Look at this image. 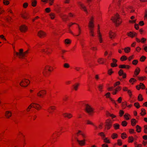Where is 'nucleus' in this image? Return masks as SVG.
Segmentation results:
<instances>
[{
    "mask_svg": "<svg viewBox=\"0 0 147 147\" xmlns=\"http://www.w3.org/2000/svg\"><path fill=\"white\" fill-rule=\"evenodd\" d=\"M33 108H35L37 110H40L41 109V107L39 104L32 103Z\"/></svg>",
    "mask_w": 147,
    "mask_h": 147,
    "instance_id": "obj_21",
    "label": "nucleus"
},
{
    "mask_svg": "<svg viewBox=\"0 0 147 147\" xmlns=\"http://www.w3.org/2000/svg\"><path fill=\"white\" fill-rule=\"evenodd\" d=\"M137 80L136 79L134 78H131L129 81V82L130 83H132V84H133L134 82H136Z\"/></svg>",
    "mask_w": 147,
    "mask_h": 147,
    "instance_id": "obj_45",
    "label": "nucleus"
},
{
    "mask_svg": "<svg viewBox=\"0 0 147 147\" xmlns=\"http://www.w3.org/2000/svg\"><path fill=\"white\" fill-rule=\"evenodd\" d=\"M86 123L87 125H91L93 126H94V124L90 121L87 120L86 121Z\"/></svg>",
    "mask_w": 147,
    "mask_h": 147,
    "instance_id": "obj_59",
    "label": "nucleus"
},
{
    "mask_svg": "<svg viewBox=\"0 0 147 147\" xmlns=\"http://www.w3.org/2000/svg\"><path fill=\"white\" fill-rule=\"evenodd\" d=\"M44 45V44L42 43H39L37 44L36 45V46L37 48H40L41 47H43Z\"/></svg>",
    "mask_w": 147,
    "mask_h": 147,
    "instance_id": "obj_62",
    "label": "nucleus"
},
{
    "mask_svg": "<svg viewBox=\"0 0 147 147\" xmlns=\"http://www.w3.org/2000/svg\"><path fill=\"white\" fill-rule=\"evenodd\" d=\"M56 109V107L55 106H50L47 109V111L48 112L50 113H53V112Z\"/></svg>",
    "mask_w": 147,
    "mask_h": 147,
    "instance_id": "obj_12",
    "label": "nucleus"
},
{
    "mask_svg": "<svg viewBox=\"0 0 147 147\" xmlns=\"http://www.w3.org/2000/svg\"><path fill=\"white\" fill-rule=\"evenodd\" d=\"M118 136V134L116 133H114L112 134L111 137L113 139H114L115 138H117Z\"/></svg>",
    "mask_w": 147,
    "mask_h": 147,
    "instance_id": "obj_35",
    "label": "nucleus"
},
{
    "mask_svg": "<svg viewBox=\"0 0 147 147\" xmlns=\"http://www.w3.org/2000/svg\"><path fill=\"white\" fill-rule=\"evenodd\" d=\"M123 70L122 69H120L118 72V74L119 76H121L124 73Z\"/></svg>",
    "mask_w": 147,
    "mask_h": 147,
    "instance_id": "obj_57",
    "label": "nucleus"
},
{
    "mask_svg": "<svg viewBox=\"0 0 147 147\" xmlns=\"http://www.w3.org/2000/svg\"><path fill=\"white\" fill-rule=\"evenodd\" d=\"M121 137L122 139H124L127 138L126 134L125 133H123L121 134Z\"/></svg>",
    "mask_w": 147,
    "mask_h": 147,
    "instance_id": "obj_52",
    "label": "nucleus"
},
{
    "mask_svg": "<svg viewBox=\"0 0 147 147\" xmlns=\"http://www.w3.org/2000/svg\"><path fill=\"white\" fill-rule=\"evenodd\" d=\"M7 79L6 77H3L2 75H0V83H4Z\"/></svg>",
    "mask_w": 147,
    "mask_h": 147,
    "instance_id": "obj_25",
    "label": "nucleus"
},
{
    "mask_svg": "<svg viewBox=\"0 0 147 147\" xmlns=\"http://www.w3.org/2000/svg\"><path fill=\"white\" fill-rule=\"evenodd\" d=\"M134 140V138L132 136H129L128 137V142L129 143H132Z\"/></svg>",
    "mask_w": 147,
    "mask_h": 147,
    "instance_id": "obj_36",
    "label": "nucleus"
},
{
    "mask_svg": "<svg viewBox=\"0 0 147 147\" xmlns=\"http://www.w3.org/2000/svg\"><path fill=\"white\" fill-rule=\"evenodd\" d=\"M114 73V71H113L112 69H110L108 71V74L109 75H111Z\"/></svg>",
    "mask_w": 147,
    "mask_h": 147,
    "instance_id": "obj_53",
    "label": "nucleus"
},
{
    "mask_svg": "<svg viewBox=\"0 0 147 147\" xmlns=\"http://www.w3.org/2000/svg\"><path fill=\"white\" fill-rule=\"evenodd\" d=\"M29 50H27L23 52V50L22 49H19V52L14 51V54L16 55L17 57L20 59H24L26 57L29 53Z\"/></svg>",
    "mask_w": 147,
    "mask_h": 147,
    "instance_id": "obj_1",
    "label": "nucleus"
},
{
    "mask_svg": "<svg viewBox=\"0 0 147 147\" xmlns=\"http://www.w3.org/2000/svg\"><path fill=\"white\" fill-rule=\"evenodd\" d=\"M31 2V5L32 7H35L36 6L37 3L36 0H32Z\"/></svg>",
    "mask_w": 147,
    "mask_h": 147,
    "instance_id": "obj_31",
    "label": "nucleus"
},
{
    "mask_svg": "<svg viewBox=\"0 0 147 147\" xmlns=\"http://www.w3.org/2000/svg\"><path fill=\"white\" fill-rule=\"evenodd\" d=\"M131 125L133 126H135L137 123V121L135 119H132L131 120Z\"/></svg>",
    "mask_w": 147,
    "mask_h": 147,
    "instance_id": "obj_29",
    "label": "nucleus"
},
{
    "mask_svg": "<svg viewBox=\"0 0 147 147\" xmlns=\"http://www.w3.org/2000/svg\"><path fill=\"white\" fill-rule=\"evenodd\" d=\"M111 20L118 25H119L122 22V20L120 18L119 15L117 13L112 17Z\"/></svg>",
    "mask_w": 147,
    "mask_h": 147,
    "instance_id": "obj_4",
    "label": "nucleus"
},
{
    "mask_svg": "<svg viewBox=\"0 0 147 147\" xmlns=\"http://www.w3.org/2000/svg\"><path fill=\"white\" fill-rule=\"evenodd\" d=\"M106 60L103 58H100L97 60L98 62L100 64H103L105 63Z\"/></svg>",
    "mask_w": 147,
    "mask_h": 147,
    "instance_id": "obj_20",
    "label": "nucleus"
},
{
    "mask_svg": "<svg viewBox=\"0 0 147 147\" xmlns=\"http://www.w3.org/2000/svg\"><path fill=\"white\" fill-rule=\"evenodd\" d=\"M12 113L9 111H6L5 113V116L7 119H9L11 116Z\"/></svg>",
    "mask_w": 147,
    "mask_h": 147,
    "instance_id": "obj_18",
    "label": "nucleus"
},
{
    "mask_svg": "<svg viewBox=\"0 0 147 147\" xmlns=\"http://www.w3.org/2000/svg\"><path fill=\"white\" fill-rule=\"evenodd\" d=\"M138 99L139 101H142L143 100V98L142 97V95L140 94L138 97Z\"/></svg>",
    "mask_w": 147,
    "mask_h": 147,
    "instance_id": "obj_40",
    "label": "nucleus"
},
{
    "mask_svg": "<svg viewBox=\"0 0 147 147\" xmlns=\"http://www.w3.org/2000/svg\"><path fill=\"white\" fill-rule=\"evenodd\" d=\"M47 33L42 30L39 31L37 33L38 36L40 38H44L47 36Z\"/></svg>",
    "mask_w": 147,
    "mask_h": 147,
    "instance_id": "obj_8",
    "label": "nucleus"
},
{
    "mask_svg": "<svg viewBox=\"0 0 147 147\" xmlns=\"http://www.w3.org/2000/svg\"><path fill=\"white\" fill-rule=\"evenodd\" d=\"M140 69L138 67H137L135 70L134 71V75L135 76H134L133 77H134L138 75L140 71Z\"/></svg>",
    "mask_w": 147,
    "mask_h": 147,
    "instance_id": "obj_26",
    "label": "nucleus"
},
{
    "mask_svg": "<svg viewBox=\"0 0 147 147\" xmlns=\"http://www.w3.org/2000/svg\"><path fill=\"white\" fill-rule=\"evenodd\" d=\"M136 131L138 133H140L141 131V128L139 125H137L136 126Z\"/></svg>",
    "mask_w": 147,
    "mask_h": 147,
    "instance_id": "obj_34",
    "label": "nucleus"
},
{
    "mask_svg": "<svg viewBox=\"0 0 147 147\" xmlns=\"http://www.w3.org/2000/svg\"><path fill=\"white\" fill-rule=\"evenodd\" d=\"M127 59V57L125 55L122 56L120 58V60L121 61H125Z\"/></svg>",
    "mask_w": 147,
    "mask_h": 147,
    "instance_id": "obj_51",
    "label": "nucleus"
},
{
    "mask_svg": "<svg viewBox=\"0 0 147 147\" xmlns=\"http://www.w3.org/2000/svg\"><path fill=\"white\" fill-rule=\"evenodd\" d=\"M49 16L51 19H54L55 17V14L54 13H51L49 14Z\"/></svg>",
    "mask_w": 147,
    "mask_h": 147,
    "instance_id": "obj_44",
    "label": "nucleus"
},
{
    "mask_svg": "<svg viewBox=\"0 0 147 147\" xmlns=\"http://www.w3.org/2000/svg\"><path fill=\"white\" fill-rule=\"evenodd\" d=\"M77 25L78 26V33L77 35H75V36H79V35H80L82 33V30L81 28V27L79 26V25L78 24H77Z\"/></svg>",
    "mask_w": 147,
    "mask_h": 147,
    "instance_id": "obj_27",
    "label": "nucleus"
},
{
    "mask_svg": "<svg viewBox=\"0 0 147 147\" xmlns=\"http://www.w3.org/2000/svg\"><path fill=\"white\" fill-rule=\"evenodd\" d=\"M119 67L120 68H125L129 69L130 68V67L129 65L123 64L119 65Z\"/></svg>",
    "mask_w": 147,
    "mask_h": 147,
    "instance_id": "obj_23",
    "label": "nucleus"
},
{
    "mask_svg": "<svg viewBox=\"0 0 147 147\" xmlns=\"http://www.w3.org/2000/svg\"><path fill=\"white\" fill-rule=\"evenodd\" d=\"M20 30L21 32H25L27 30V28L26 26L23 25L20 27Z\"/></svg>",
    "mask_w": 147,
    "mask_h": 147,
    "instance_id": "obj_19",
    "label": "nucleus"
},
{
    "mask_svg": "<svg viewBox=\"0 0 147 147\" xmlns=\"http://www.w3.org/2000/svg\"><path fill=\"white\" fill-rule=\"evenodd\" d=\"M141 112L140 114L142 116H143L146 114V113L145 110L144 109H141Z\"/></svg>",
    "mask_w": 147,
    "mask_h": 147,
    "instance_id": "obj_38",
    "label": "nucleus"
},
{
    "mask_svg": "<svg viewBox=\"0 0 147 147\" xmlns=\"http://www.w3.org/2000/svg\"><path fill=\"white\" fill-rule=\"evenodd\" d=\"M126 8V5H123L121 7H120V12L123 15H125V9Z\"/></svg>",
    "mask_w": 147,
    "mask_h": 147,
    "instance_id": "obj_16",
    "label": "nucleus"
},
{
    "mask_svg": "<svg viewBox=\"0 0 147 147\" xmlns=\"http://www.w3.org/2000/svg\"><path fill=\"white\" fill-rule=\"evenodd\" d=\"M98 135L100 136L102 138H105V135L104 133L103 132L99 133L98 134Z\"/></svg>",
    "mask_w": 147,
    "mask_h": 147,
    "instance_id": "obj_47",
    "label": "nucleus"
},
{
    "mask_svg": "<svg viewBox=\"0 0 147 147\" xmlns=\"http://www.w3.org/2000/svg\"><path fill=\"white\" fill-rule=\"evenodd\" d=\"M139 85L141 88L142 89H144L145 88V86L143 83H140Z\"/></svg>",
    "mask_w": 147,
    "mask_h": 147,
    "instance_id": "obj_60",
    "label": "nucleus"
},
{
    "mask_svg": "<svg viewBox=\"0 0 147 147\" xmlns=\"http://www.w3.org/2000/svg\"><path fill=\"white\" fill-rule=\"evenodd\" d=\"M47 47L45 48H41L40 49V52L42 53H46L47 51Z\"/></svg>",
    "mask_w": 147,
    "mask_h": 147,
    "instance_id": "obj_43",
    "label": "nucleus"
},
{
    "mask_svg": "<svg viewBox=\"0 0 147 147\" xmlns=\"http://www.w3.org/2000/svg\"><path fill=\"white\" fill-rule=\"evenodd\" d=\"M65 44L69 45L71 43V40L68 39H67L65 40Z\"/></svg>",
    "mask_w": 147,
    "mask_h": 147,
    "instance_id": "obj_50",
    "label": "nucleus"
},
{
    "mask_svg": "<svg viewBox=\"0 0 147 147\" xmlns=\"http://www.w3.org/2000/svg\"><path fill=\"white\" fill-rule=\"evenodd\" d=\"M117 144L119 146H121L122 145V141L120 139H118L117 140Z\"/></svg>",
    "mask_w": 147,
    "mask_h": 147,
    "instance_id": "obj_61",
    "label": "nucleus"
},
{
    "mask_svg": "<svg viewBox=\"0 0 147 147\" xmlns=\"http://www.w3.org/2000/svg\"><path fill=\"white\" fill-rule=\"evenodd\" d=\"M127 35L128 36L131 38H133L135 36H137V34L134 32H129L127 33Z\"/></svg>",
    "mask_w": 147,
    "mask_h": 147,
    "instance_id": "obj_15",
    "label": "nucleus"
},
{
    "mask_svg": "<svg viewBox=\"0 0 147 147\" xmlns=\"http://www.w3.org/2000/svg\"><path fill=\"white\" fill-rule=\"evenodd\" d=\"M114 129L115 130L119 129V128L120 125L118 123H115L113 125Z\"/></svg>",
    "mask_w": 147,
    "mask_h": 147,
    "instance_id": "obj_33",
    "label": "nucleus"
},
{
    "mask_svg": "<svg viewBox=\"0 0 147 147\" xmlns=\"http://www.w3.org/2000/svg\"><path fill=\"white\" fill-rule=\"evenodd\" d=\"M121 88L120 86H117L116 89L113 91L112 93L113 95L116 94L118 92L120 91L121 90Z\"/></svg>",
    "mask_w": 147,
    "mask_h": 147,
    "instance_id": "obj_17",
    "label": "nucleus"
},
{
    "mask_svg": "<svg viewBox=\"0 0 147 147\" xmlns=\"http://www.w3.org/2000/svg\"><path fill=\"white\" fill-rule=\"evenodd\" d=\"M76 140L79 144L81 146H83L85 145V140H79L78 138H76Z\"/></svg>",
    "mask_w": 147,
    "mask_h": 147,
    "instance_id": "obj_14",
    "label": "nucleus"
},
{
    "mask_svg": "<svg viewBox=\"0 0 147 147\" xmlns=\"http://www.w3.org/2000/svg\"><path fill=\"white\" fill-rule=\"evenodd\" d=\"M47 51L46 53L47 54H51L52 52V50L49 48L47 47Z\"/></svg>",
    "mask_w": 147,
    "mask_h": 147,
    "instance_id": "obj_42",
    "label": "nucleus"
},
{
    "mask_svg": "<svg viewBox=\"0 0 147 147\" xmlns=\"http://www.w3.org/2000/svg\"><path fill=\"white\" fill-rule=\"evenodd\" d=\"M104 87V84H100L98 85V90L99 91L102 92L103 91V89Z\"/></svg>",
    "mask_w": 147,
    "mask_h": 147,
    "instance_id": "obj_28",
    "label": "nucleus"
},
{
    "mask_svg": "<svg viewBox=\"0 0 147 147\" xmlns=\"http://www.w3.org/2000/svg\"><path fill=\"white\" fill-rule=\"evenodd\" d=\"M124 111L122 110H120L119 111V116L120 117H122L123 114H124Z\"/></svg>",
    "mask_w": 147,
    "mask_h": 147,
    "instance_id": "obj_56",
    "label": "nucleus"
},
{
    "mask_svg": "<svg viewBox=\"0 0 147 147\" xmlns=\"http://www.w3.org/2000/svg\"><path fill=\"white\" fill-rule=\"evenodd\" d=\"M124 51L126 53H128L130 52L131 48L129 47H126L124 49Z\"/></svg>",
    "mask_w": 147,
    "mask_h": 147,
    "instance_id": "obj_32",
    "label": "nucleus"
},
{
    "mask_svg": "<svg viewBox=\"0 0 147 147\" xmlns=\"http://www.w3.org/2000/svg\"><path fill=\"white\" fill-rule=\"evenodd\" d=\"M146 77L145 76L138 77V78L139 80L140 81H142L144 80H145L146 79Z\"/></svg>",
    "mask_w": 147,
    "mask_h": 147,
    "instance_id": "obj_55",
    "label": "nucleus"
},
{
    "mask_svg": "<svg viewBox=\"0 0 147 147\" xmlns=\"http://www.w3.org/2000/svg\"><path fill=\"white\" fill-rule=\"evenodd\" d=\"M6 20L8 22H11L12 21V18L10 16H7L5 17Z\"/></svg>",
    "mask_w": 147,
    "mask_h": 147,
    "instance_id": "obj_39",
    "label": "nucleus"
},
{
    "mask_svg": "<svg viewBox=\"0 0 147 147\" xmlns=\"http://www.w3.org/2000/svg\"><path fill=\"white\" fill-rule=\"evenodd\" d=\"M104 142L109 144L110 143V141L109 139H108V138H106L103 139Z\"/></svg>",
    "mask_w": 147,
    "mask_h": 147,
    "instance_id": "obj_49",
    "label": "nucleus"
},
{
    "mask_svg": "<svg viewBox=\"0 0 147 147\" xmlns=\"http://www.w3.org/2000/svg\"><path fill=\"white\" fill-rule=\"evenodd\" d=\"M129 132L131 134L136 133L134 129H129Z\"/></svg>",
    "mask_w": 147,
    "mask_h": 147,
    "instance_id": "obj_63",
    "label": "nucleus"
},
{
    "mask_svg": "<svg viewBox=\"0 0 147 147\" xmlns=\"http://www.w3.org/2000/svg\"><path fill=\"white\" fill-rule=\"evenodd\" d=\"M60 16L62 20L64 22H66L68 20V16L66 15H62Z\"/></svg>",
    "mask_w": 147,
    "mask_h": 147,
    "instance_id": "obj_22",
    "label": "nucleus"
},
{
    "mask_svg": "<svg viewBox=\"0 0 147 147\" xmlns=\"http://www.w3.org/2000/svg\"><path fill=\"white\" fill-rule=\"evenodd\" d=\"M127 122L125 121H124L122 122L121 123V125L123 127H125L127 126Z\"/></svg>",
    "mask_w": 147,
    "mask_h": 147,
    "instance_id": "obj_54",
    "label": "nucleus"
},
{
    "mask_svg": "<svg viewBox=\"0 0 147 147\" xmlns=\"http://www.w3.org/2000/svg\"><path fill=\"white\" fill-rule=\"evenodd\" d=\"M30 83V81L27 79H23L20 83V85L22 87L27 86Z\"/></svg>",
    "mask_w": 147,
    "mask_h": 147,
    "instance_id": "obj_6",
    "label": "nucleus"
},
{
    "mask_svg": "<svg viewBox=\"0 0 147 147\" xmlns=\"http://www.w3.org/2000/svg\"><path fill=\"white\" fill-rule=\"evenodd\" d=\"M146 59V57L144 56H142L140 58V61L141 62H144Z\"/></svg>",
    "mask_w": 147,
    "mask_h": 147,
    "instance_id": "obj_48",
    "label": "nucleus"
},
{
    "mask_svg": "<svg viewBox=\"0 0 147 147\" xmlns=\"http://www.w3.org/2000/svg\"><path fill=\"white\" fill-rule=\"evenodd\" d=\"M79 85L80 84L79 83H76L73 85V90L75 91H77Z\"/></svg>",
    "mask_w": 147,
    "mask_h": 147,
    "instance_id": "obj_24",
    "label": "nucleus"
},
{
    "mask_svg": "<svg viewBox=\"0 0 147 147\" xmlns=\"http://www.w3.org/2000/svg\"><path fill=\"white\" fill-rule=\"evenodd\" d=\"M125 119L127 120H129V117H130V115L127 113H125L124 116Z\"/></svg>",
    "mask_w": 147,
    "mask_h": 147,
    "instance_id": "obj_37",
    "label": "nucleus"
},
{
    "mask_svg": "<svg viewBox=\"0 0 147 147\" xmlns=\"http://www.w3.org/2000/svg\"><path fill=\"white\" fill-rule=\"evenodd\" d=\"M47 92L45 90H42L39 91L37 94V96L40 98H43L46 94Z\"/></svg>",
    "mask_w": 147,
    "mask_h": 147,
    "instance_id": "obj_7",
    "label": "nucleus"
},
{
    "mask_svg": "<svg viewBox=\"0 0 147 147\" xmlns=\"http://www.w3.org/2000/svg\"><path fill=\"white\" fill-rule=\"evenodd\" d=\"M88 26L89 30L91 29H94V18L93 17H91L90 19Z\"/></svg>",
    "mask_w": 147,
    "mask_h": 147,
    "instance_id": "obj_9",
    "label": "nucleus"
},
{
    "mask_svg": "<svg viewBox=\"0 0 147 147\" xmlns=\"http://www.w3.org/2000/svg\"><path fill=\"white\" fill-rule=\"evenodd\" d=\"M127 106V102H124L122 103V107L123 109H125Z\"/></svg>",
    "mask_w": 147,
    "mask_h": 147,
    "instance_id": "obj_46",
    "label": "nucleus"
},
{
    "mask_svg": "<svg viewBox=\"0 0 147 147\" xmlns=\"http://www.w3.org/2000/svg\"><path fill=\"white\" fill-rule=\"evenodd\" d=\"M53 70V67L49 65H46L45 67L42 72L43 75L45 76H48Z\"/></svg>",
    "mask_w": 147,
    "mask_h": 147,
    "instance_id": "obj_3",
    "label": "nucleus"
},
{
    "mask_svg": "<svg viewBox=\"0 0 147 147\" xmlns=\"http://www.w3.org/2000/svg\"><path fill=\"white\" fill-rule=\"evenodd\" d=\"M78 6L80 7L81 9H83V11L86 13H88V11L86 9V6L84 4L81 2H79L78 3Z\"/></svg>",
    "mask_w": 147,
    "mask_h": 147,
    "instance_id": "obj_10",
    "label": "nucleus"
},
{
    "mask_svg": "<svg viewBox=\"0 0 147 147\" xmlns=\"http://www.w3.org/2000/svg\"><path fill=\"white\" fill-rule=\"evenodd\" d=\"M116 36V34L114 32H113L112 31H109V37L110 39H113L115 38Z\"/></svg>",
    "mask_w": 147,
    "mask_h": 147,
    "instance_id": "obj_11",
    "label": "nucleus"
},
{
    "mask_svg": "<svg viewBox=\"0 0 147 147\" xmlns=\"http://www.w3.org/2000/svg\"><path fill=\"white\" fill-rule=\"evenodd\" d=\"M63 115L64 117L67 118L69 119H71L73 117V115L72 114L67 113H63Z\"/></svg>",
    "mask_w": 147,
    "mask_h": 147,
    "instance_id": "obj_13",
    "label": "nucleus"
},
{
    "mask_svg": "<svg viewBox=\"0 0 147 147\" xmlns=\"http://www.w3.org/2000/svg\"><path fill=\"white\" fill-rule=\"evenodd\" d=\"M134 106L137 109L139 108L140 107L139 104L138 102H135L134 104Z\"/></svg>",
    "mask_w": 147,
    "mask_h": 147,
    "instance_id": "obj_64",
    "label": "nucleus"
},
{
    "mask_svg": "<svg viewBox=\"0 0 147 147\" xmlns=\"http://www.w3.org/2000/svg\"><path fill=\"white\" fill-rule=\"evenodd\" d=\"M90 35L92 37L94 36L95 34L94 32V29H91L89 30Z\"/></svg>",
    "mask_w": 147,
    "mask_h": 147,
    "instance_id": "obj_30",
    "label": "nucleus"
},
{
    "mask_svg": "<svg viewBox=\"0 0 147 147\" xmlns=\"http://www.w3.org/2000/svg\"><path fill=\"white\" fill-rule=\"evenodd\" d=\"M113 122L110 119H108L106 120L105 123V128L107 130L109 129L112 126Z\"/></svg>",
    "mask_w": 147,
    "mask_h": 147,
    "instance_id": "obj_5",
    "label": "nucleus"
},
{
    "mask_svg": "<svg viewBox=\"0 0 147 147\" xmlns=\"http://www.w3.org/2000/svg\"><path fill=\"white\" fill-rule=\"evenodd\" d=\"M98 32H99L98 37H99V41L100 43H102V35L100 33V30H99Z\"/></svg>",
    "mask_w": 147,
    "mask_h": 147,
    "instance_id": "obj_41",
    "label": "nucleus"
},
{
    "mask_svg": "<svg viewBox=\"0 0 147 147\" xmlns=\"http://www.w3.org/2000/svg\"><path fill=\"white\" fill-rule=\"evenodd\" d=\"M32 107H33L32 103H31L27 109L26 111L27 112H29L30 111V109Z\"/></svg>",
    "mask_w": 147,
    "mask_h": 147,
    "instance_id": "obj_58",
    "label": "nucleus"
},
{
    "mask_svg": "<svg viewBox=\"0 0 147 147\" xmlns=\"http://www.w3.org/2000/svg\"><path fill=\"white\" fill-rule=\"evenodd\" d=\"M85 111L90 116L93 115L94 113V109L88 104H85Z\"/></svg>",
    "mask_w": 147,
    "mask_h": 147,
    "instance_id": "obj_2",
    "label": "nucleus"
}]
</instances>
